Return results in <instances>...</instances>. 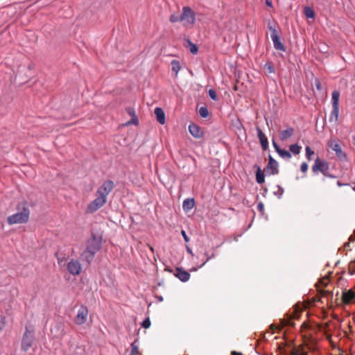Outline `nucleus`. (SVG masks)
I'll list each match as a JSON object with an SVG mask.
<instances>
[{"label": "nucleus", "instance_id": "1", "mask_svg": "<svg viewBox=\"0 0 355 355\" xmlns=\"http://www.w3.org/2000/svg\"><path fill=\"white\" fill-rule=\"evenodd\" d=\"M103 237L92 232L91 236L86 241L85 248L82 251L80 258L87 266L93 262L96 254L101 250Z\"/></svg>", "mask_w": 355, "mask_h": 355}, {"label": "nucleus", "instance_id": "2", "mask_svg": "<svg viewBox=\"0 0 355 355\" xmlns=\"http://www.w3.org/2000/svg\"><path fill=\"white\" fill-rule=\"evenodd\" d=\"M171 23L182 22L184 27H191L196 22V13L189 6H184L182 13H173L170 16Z\"/></svg>", "mask_w": 355, "mask_h": 355}, {"label": "nucleus", "instance_id": "3", "mask_svg": "<svg viewBox=\"0 0 355 355\" xmlns=\"http://www.w3.org/2000/svg\"><path fill=\"white\" fill-rule=\"evenodd\" d=\"M17 212L7 218L9 225L26 223L29 220L30 209L27 202L19 203L17 207Z\"/></svg>", "mask_w": 355, "mask_h": 355}, {"label": "nucleus", "instance_id": "4", "mask_svg": "<svg viewBox=\"0 0 355 355\" xmlns=\"http://www.w3.org/2000/svg\"><path fill=\"white\" fill-rule=\"evenodd\" d=\"M35 339L34 329L26 326L21 343V350L26 352L33 346Z\"/></svg>", "mask_w": 355, "mask_h": 355}, {"label": "nucleus", "instance_id": "5", "mask_svg": "<svg viewBox=\"0 0 355 355\" xmlns=\"http://www.w3.org/2000/svg\"><path fill=\"white\" fill-rule=\"evenodd\" d=\"M114 182L112 180H106L98 188L96 192V196H98L101 198L107 200L109 193L114 189Z\"/></svg>", "mask_w": 355, "mask_h": 355}, {"label": "nucleus", "instance_id": "6", "mask_svg": "<svg viewBox=\"0 0 355 355\" xmlns=\"http://www.w3.org/2000/svg\"><path fill=\"white\" fill-rule=\"evenodd\" d=\"M268 28L270 31V37L272 40L274 48L276 50L281 51L283 52L286 51V47L281 42L280 37L279 35L278 31L276 28L272 26L270 24H268Z\"/></svg>", "mask_w": 355, "mask_h": 355}, {"label": "nucleus", "instance_id": "7", "mask_svg": "<svg viewBox=\"0 0 355 355\" xmlns=\"http://www.w3.org/2000/svg\"><path fill=\"white\" fill-rule=\"evenodd\" d=\"M311 169L314 175H318L319 173L326 175L325 173L329 169V164L325 159L317 157Z\"/></svg>", "mask_w": 355, "mask_h": 355}, {"label": "nucleus", "instance_id": "8", "mask_svg": "<svg viewBox=\"0 0 355 355\" xmlns=\"http://www.w3.org/2000/svg\"><path fill=\"white\" fill-rule=\"evenodd\" d=\"M107 202V200L101 198L100 196H96V198L92 200L86 207V213L91 214L98 210L103 207Z\"/></svg>", "mask_w": 355, "mask_h": 355}, {"label": "nucleus", "instance_id": "9", "mask_svg": "<svg viewBox=\"0 0 355 355\" xmlns=\"http://www.w3.org/2000/svg\"><path fill=\"white\" fill-rule=\"evenodd\" d=\"M88 315V309L86 306L81 305L78 311L77 315L74 318V322L78 325L83 324L86 322Z\"/></svg>", "mask_w": 355, "mask_h": 355}, {"label": "nucleus", "instance_id": "10", "mask_svg": "<svg viewBox=\"0 0 355 355\" xmlns=\"http://www.w3.org/2000/svg\"><path fill=\"white\" fill-rule=\"evenodd\" d=\"M268 175H277L279 172L278 162L270 155L268 156V163L264 169Z\"/></svg>", "mask_w": 355, "mask_h": 355}, {"label": "nucleus", "instance_id": "11", "mask_svg": "<svg viewBox=\"0 0 355 355\" xmlns=\"http://www.w3.org/2000/svg\"><path fill=\"white\" fill-rule=\"evenodd\" d=\"M67 270L72 275H78L82 269L81 264L78 259H71L67 263Z\"/></svg>", "mask_w": 355, "mask_h": 355}, {"label": "nucleus", "instance_id": "12", "mask_svg": "<svg viewBox=\"0 0 355 355\" xmlns=\"http://www.w3.org/2000/svg\"><path fill=\"white\" fill-rule=\"evenodd\" d=\"M330 147L336 153V156L340 160L343 161L347 159V154L342 150L339 144L336 142L331 143Z\"/></svg>", "mask_w": 355, "mask_h": 355}, {"label": "nucleus", "instance_id": "13", "mask_svg": "<svg viewBox=\"0 0 355 355\" xmlns=\"http://www.w3.org/2000/svg\"><path fill=\"white\" fill-rule=\"evenodd\" d=\"M174 275L182 282H187L190 279V274L182 268L177 267Z\"/></svg>", "mask_w": 355, "mask_h": 355}, {"label": "nucleus", "instance_id": "14", "mask_svg": "<svg viewBox=\"0 0 355 355\" xmlns=\"http://www.w3.org/2000/svg\"><path fill=\"white\" fill-rule=\"evenodd\" d=\"M189 131L190 134L195 138L200 139L203 137V131L201 128L194 123L189 125Z\"/></svg>", "mask_w": 355, "mask_h": 355}, {"label": "nucleus", "instance_id": "15", "mask_svg": "<svg viewBox=\"0 0 355 355\" xmlns=\"http://www.w3.org/2000/svg\"><path fill=\"white\" fill-rule=\"evenodd\" d=\"M257 136L260 141V144H261L262 149L263 150H267L268 149V141L266 136L265 135V134L262 132V130L259 127H257Z\"/></svg>", "mask_w": 355, "mask_h": 355}, {"label": "nucleus", "instance_id": "16", "mask_svg": "<svg viewBox=\"0 0 355 355\" xmlns=\"http://www.w3.org/2000/svg\"><path fill=\"white\" fill-rule=\"evenodd\" d=\"M154 113L156 116L157 121L161 125H164L166 123V116L163 109L157 107L155 109Z\"/></svg>", "mask_w": 355, "mask_h": 355}, {"label": "nucleus", "instance_id": "17", "mask_svg": "<svg viewBox=\"0 0 355 355\" xmlns=\"http://www.w3.org/2000/svg\"><path fill=\"white\" fill-rule=\"evenodd\" d=\"M294 134V129L291 127H288L286 130H282L279 132V139L281 141H285L287 139L291 137Z\"/></svg>", "mask_w": 355, "mask_h": 355}, {"label": "nucleus", "instance_id": "18", "mask_svg": "<svg viewBox=\"0 0 355 355\" xmlns=\"http://www.w3.org/2000/svg\"><path fill=\"white\" fill-rule=\"evenodd\" d=\"M254 168H257L256 171V181L258 184H262L265 181L264 172L261 170V167L258 165H254Z\"/></svg>", "mask_w": 355, "mask_h": 355}, {"label": "nucleus", "instance_id": "19", "mask_svg": "<svg viewBox=\"0 0 355 355\" xmlns=\"http://www.w3.org/2000/svg\"><path fill=\"white\" fill-rule=\"evenodd\" d=\"M338 114L339 107H332V110L329 115V121L336 123L338 119Z\"/></svg>", "mask_w": 355, "mask_h": 355}, {"label": "nucleus", "instance_id": "20", "mask_svg": "<svg viewBox=\"0 0 355 355\" xmlns=\"http://www.w3.org/2000/svg\"><path fill=\"white\" fill-rule=\"evenodd\" d=\"M195 205L193 198H187L183 201L182 207L184 210L189 211Z\"/></svg>", "mask_w": 355, "mask_h": 355}, {"label": "nucleus", "instance_id": "21", "mask_svg": "<svg viewBox=\"0 0 355 355\" xmlns=\"http://www.w3.org/2000/svg\"><path fill=\"white\" fill-rule=\"evenodd\" d=\"M340 92L338 90H334L331 94V104L332 107H339Z\"/></svg>", "mask_w": 355, "mask_h": 355}, {"label": "nucleus", "instance_id": "22", "mask_svg": "<svg viewBox=\"0 0 355 355\" xmlns=\"http://www.w3.org/2000/svg\"><path fill=\"white\" fill-rule=\"evenodd\" d=\"M343 298L345 303H350L355 298V293L352 291L345 292L343 293Z\"/></svg>", "mask_w": 355, "mask_h": 355}, {"label": "nucleus", "instance_id": "23", "mask_svg": "<svg viewBox=\"0 0 355 355\" xmlns=\"http://www.w3.org/2000/svg\"><path fill=\"white\" fill-rule=\"evenodd\" d=\"M171 71L175 73V76H178V72L180 71L181 67L180 62L177 60H173L171 62Z\"/></svg>", "mask_w": 355, "mask_h": 355}, {"label": "nucleus", "instance_id": "24", "mask_svg": "<svg viewBox=\"0 0 355 355\" xmlns=\"http://www.w3.org/2000/svg\"><path fill=\"white\" fill-rule=\"evenodd\" d=\"M277 153L284 159L288 160L291 158V153L286 149L280 148Z\"/></svg>", "mask_w": 355, "mask_h": 355}, {"label": "nucleus", "instance_id": "25", "mask_svg": "<svg viewBox=\"0 0 355 355\" xmlns=\"http://www.w3.org/2000/svg\"><path fill=\"white\" fill-rule=\"evenodd\" d=\"M139 354V352L138 340H136L131 343V352H130V355H138Z\"/></svg>", "mask_w": 355, "mask_h": 355}, {"label": "nucleus", "instance_id": "26", "mask_svg": "<svg viewBox=\"0 0 355 355\" xmlns=\"http://www.w3.org/2000/svg\"><path fill=\"white\" fill-rule=\"evenodd\" d=\"M304 14L307 18H313L315 16L314 10L309 6L304 8Z\"/></svg>", "mask_w": 355, "mask_h": 355}, {"label": "nucleus", "instance_id": "27", "mask_svg": "<svg viewBox=\"0 0 355 355\" xmlns=\"http://www.w3.org/2000/svg\"><path fill=\"white\" fill-rule=\"evenodd\" d=\"M291 152H292L294 155L300 154L301 151V146H300L297 144H291L289 147Z\"/></svg>", "mask_w": 355, "mask_h": 355}, {"label": "nucleus", "instance_id": "28", "mask_svg": "<svg viewBox=\"0 0 355 355\" xmlns=\"http://www.w3.org/2000/svg\"><path fill=\"white\" fill-rule=\"evenodd\" d=\"M200 116L202 118H206L209 115V111L207 107H201L198 110Z\"/></svg>", "mask_w": 355, "mask_h": 355}, {"label": "nucleus", "instance_id": "29", "mask_svg": "<svg viewBox=\"0 0 355 355\" xmlns=\"http://www.w3.org/2000/svg\"><path fill=\"white\" fill-rule=\"evenodd\" d=\"M188 42H189V44L190 46V52L195 55L198 53V47L196 44H193L191 41H190L189 40H188Z\"/></svg>", "mask_w": 355, "mask_h": 355}, {"label": "nucleus", "instance_id": "30", "mask_svg": "<svg viewBox=\"0 0 355 355\" xmlns=\"http://www.w3.org/2000/svg\"><path fill=\"white\" fill-rule=\"evenodd\" d=\"M277 191H274L273 193L279 199H280L282 198V196H283V194H284V189L280 185H277Z\"/></svg>", "mask_w": 355, "mask_h": 355}, {"label": "nucleus", "instance_id": "31", "mask_svg": "<svg viewBox=\"0 0 355 355\" xmlns=\"http://www.w3.org/2000/svg\"><path fill=\"white\" fill-rule=\"evenodd\" d=\"M265 70H267V71L269 73H272L275 72L274 67L272 66V63L270 62H267L263 67Z\"/></svg>", "mask_w": 355, "mask_h": 355}, {"label": "nucleus", "instance_id": "32", "mask_svg": "<svg viewBox=\"0 0 355 355\" xmlns=\"http://www.w3.org/2000/svg\"><path fill=\"white\" fill-rule=\"evenodd\" d=\"M205 255L206 256V260L202 263L200 265L198 266V268H202L203 266L205 265L207 262H208L211 259L214 258L215 254L212 253L211 254H209L208 252H205Z\"/></svg>", "mask_w": 355, "mask_h": 355}, {"label": "nucleus", "instance_id": "33", "mask_svg": "<svg viewBox=\"0 0 355 355\" xmlns=\"http://www.w3.org/2000/svg\"><path fill=\"white\" fill-rule=\"evenodd\" d=\"M306 151V157L311 160V157L314 154V151L311 150V148L309 146H306L305 148Z\"/></svg>", "mask_w": 355, "mask_h": 355}, {"label": "nucleus", "instance_id": "34", "mask_svg": "<svg viewBox=\"0 0 355 355\" xmlns=\"http://www.w3.org/2000/svg\"><path fill=\"white\" fill-rule=\"evenodd\" d=\"M208 94H209V97L214 100V101H217L218 100V96L216 94V92L214 89H210L208 92Z\"/></svg>", "mask_w": 355, "mask_h": 355}, {"label": "nucleus", "instance_id": "35", "mask_svg": "<svg viewBox=\"0 0 355 355\" xmlns=\"http://www.w3.org/2000/svg\"><path fill=\"white\" fill-rule=\"evenodd\" d=\"M131 119L127 122V125H137L139 124V120H138V118H137V116H131Z\"/></svg>", "mask_w": 355, "mask_h": 355}, {"label": "nucleus", "instance_id": "36", "mask_svg": "<svg viewBox=\"0 0 355 355\" xmlns=\"http://www.w3.org/2000/svg\"><path fill=\"white\" fill-rule=\"evenodd\" d=\"M125 111L130 116L137 115L135 109L132 107H127L125 108Z\"/></svg>", "mask_w": 355, "mask_h": 355}, {"label": "nucleus", "instance_id": "37", "mask_svg": "<svg viewBox=\"0 0 355 355\" xmlns=\"http://www.w3.org/2000/svg\"><path fill=\"white\" fill-rule=\"evenodd\" d=\"M150 324H151V323H150V319H149V318H146V319H145V320L142 322L141 325H142V327H143L144 328L147 329V328H149V327H150Z\"/></svg>", "mask_w": 355, "mask_h": 355}, {"label": "nucleus", "instance_id": "38", "mask_svg": "<svg viewBox=\"0 0 355 355\" xmlns=\"http://www.w3.org/2000/svg\"><path fill=\"white\" fill-rule=\"evenodd\" d=\"M6 326V318L1 316L0 318V332L4 329Z\"/></svg>", "mask_w": 355, "mask_h": 355}, {"label": "nucleus", "instance_id": "39", "mask_svg": "<svg viewBox=\"0 0 355 355\" xmlns=\"http://www.w3.org/2000/svg\"><path fill=\"white\" fill-rule=\"evenodd\" d=\"M308 168H309V166H308L307 163H306V162L302 163V164L300 166V170L302 173H306Z\"/></svg>", "mask_w": 355, "mask_h": 355}, {"label": "nucleus", "instance_id": "40", "mask_svg": "<svg viewBox=\"0 0 355 355\" xmlns=\"http://www.w3.org/2000/svg\"><path fill=\"white\" fill-rule=\"evenodd\" d=\"M292 317H290L288 319H284L282 321V324L284 326H288V325H293V323L290 321V319H291Z\"/></svg>", "mask_w": 355, "mask_h": 355}, {"label": "nucleus", "instance_id": "41", "mask_svg": "<svg viewBox=\"0 0 355 355\" xmlns=\"http://www.w3.org/2000/svg\"><path fill=\"white\" fill-rule=\"evenodd\" d=\"M181 234L184 238V241L188 242L189 241V239L187 234H186V232L184 230H182Z\"/></svg>", "mask_w": 355, "mask_h": 355}, {"label": "nucleus", "instance_id": "42", "mask_svg": "<svg viewBox=\"0 0 355 355\" xmlns=\"http://www.w3.org/2000/svg\"><path fill=\"white\" fill-rule=\"evenodd\" d=\"M272 146L275 150L276 152H277L281 148L278 146L277 142L275 141V139H272Z\"/></svg>", "mask_w": 355, "mask_h": 355}, {"label": "nucleus", "instance_id": "43", "mask_svg": "<svg viewBox=\"0 0 355 355\" xmlns=\"http://www.w3.org/2000/svg\"><path fill=\"white\" fill-rule=\"evenodd\" d=\"M326 175H323L324 177H328L329 178H335L336 176L329 173V171H327V173H325Z\"/></svg>", "mask_w": 355, "mask_h": 355}, {"label": "nucleus", "instance_id": "44", "mask_svg": "<svg viewBox=\"0 0 355 355\" xmlns=\"http://www.w3.org/2000/svg\"><path fill=\"white\" fill-rule=\"evenodd\" d=\"M257 209L259 210V211H263V209H264V206H263V204L262 202H259L258 205H257Z\"/></svg>", "mask_w": 355, "mask_h": 355}, {"label": "nucleus", "instance_id": "45", "mask_svg": "<svg viewBox=\"0 0 355 355\" xmlns=\"http://www.w3.org/2000/svg\"><path fill=\"white\" fill-rule=\"evenodd\" d=\"M290 355H306V353L300 354L298 352L293 350L291 352Z\"/></svg>", "mask_w": 355, "mask_h": 355}, {"label": "nucleus", "instance_id": "46", "mask_svg": "<svg viewBox=\"0 0 355 355\" xmlns=\"http://www.w3.org/2000/svg\"><path fill=\"white\" fill-rule=\"evenodd\" d=\"M266 3L268 6L272 7V1L271 0H266Z\"/></svg>", "mask_w": 355, "mask_h": 355}, {"label": "nucleus", "instance_id": "47", "mask_svg": "<svg viewBox=\"0 0 355 355\" xmlns=\"http://www.w3.org/2000/svg\"><path fill=\"white\" fill-rule=\"evenodd\" d=\"M187 252H188L190 254L193 255V252H192V250H191V249L190 248L187 247Z\"/></svg>", "mask_w": 355, "mask_h": 355}, {"label": "nucleus", "instance_id": "48", "mask_svg": "<svg viewBox=\"0 0 355 355\" xmlns=\"http://www.w3.org/2000/svg\"><path fill=\"white\" fill-rule=\"evenodd\" d=\"M232 355H241V353L236 352L235 351L232 352Z\"/></svg>", "mask_w": 355, "mask_h": 355}, {"label": "nucleus", "instance_id": "49", "mask_svg": "<svg viewBox=\"0 0 355 355\" xmlns=\"http://www.w3.org/2000/svg\"><path fill=\"white\" fill-rule=\"evenodd\" d=\"M200 268H198V266L197 267H194L193 268H191L190 270V271L193 272V271H196L198 269H199Z\"/></svg>", "mask_w": 355, "mask_h": 355}, {"label": "nucleus", "instance_id": "50", "mask_svg": "<svg viewBox=\"0 0 355 355\" xmlns=\"http://www.w3.org/2000/svg\"><path fill=\"white\" fill-rule=\"evenodd\" d=\"M316 87H317L318 89H320V83H318L316 84Z\"/></svg>", "mask_w": 355, "mask_h": 355}, {"label": "nucleus", "instance_id": "51", "mask_svg": "<svg viewBox=\"0 0 355 355\" xmlns=\"http://www.w3.org/2000/svg\"><path fill=\"white\" fill-rule=\"evenodd\" d=\"M337 185H338V187H341V186L343 185V184H342L340 181H338V182H337Z\"/></svg>", "mask_w": 355, "mask_h": 355}, {"label": "nucleus", "instance_id": "52", "mask_svg": "<svg viewBox=\"0 0 355 355\" xmlns=\"http://www.w3.org/2000/svg\"><path fill=\"white\" fill-rule=\"evenodd\" d=\"M349 246V243H347L345 244V248H347Z\"/></svg>", "mask_w": 355, "mask_h": 355}, {"label": "nucleus", "instance_id": "53", "mask_svg": "<svg viewBox=\"0 0 355 355\" xmlns=\"http://www.w3.org/2000/svg\"><path fill=\"white\" fill-rule=\"evenodd\" d=\"M353 142L355 144V135L352 137Z\"/></svg>", "mask_w": 355, "mask_h": 355}, {"label": "nucleus", "instance_id": "54", "mask_svg": "<svg viewBox=\"0 0 355 355\" xmlns=\"http://www.w3.org/2000/svg\"><path fill=\"white\" fill-rule=\"evenodd\" d=\"M353 240H354V239H352V236H351L349 237V241H353Z\"/></svg>", "mask_w": 355, "mask_h": 355}, {"label": "nucleus", "instance_id": "55", "mask_svg": "<svg viewBox=\"0 0 355 355\" xmlns=\"http://www.w3.org/2000/svg\"><path fill=\"white\" fill-rule=\"evenodd\" d=\"M159 300L162 301L163 300L162 297H159Z\"/></svg>", "mask_w": 355, "mask_h": 355}, {"label": "nucleus", "instance_id": "56", "mask_svg": "<svg viewBox=\"0 0 355 355\" xmlns=\"http://www.w3.org/2000/svg\"><path fill=\"white\" fill-rule=\"evenodd\" d=\"M353 190L355 191V186L354 187Z\"/></svg>", "mask_w": 355, "mask_h": 355}]
</instances>
